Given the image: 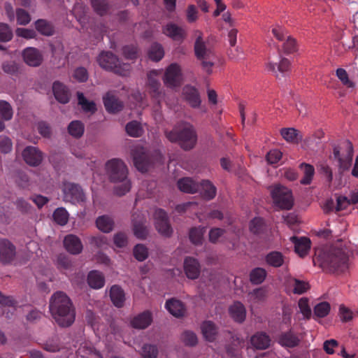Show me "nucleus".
<instances>
[{"instance_id":"37998d69","label":"nucleus","mask_w":358,"mask_h":358,"mask_svg":"<svg viewBox=\"0 0 358 358\" xmlns=\"http://www.w3.org/2000/svg\"><path fill=\"white\" fill-rule=\"evenodd\" d=\"M266 262L274 267H279L284 263V257L279 252H271L266 257Z\"/></svg>"},{"instance_id":"ddd939ff","label":"nucleus","mask_w":358,"mask_h":358,"mask_svg":"<svg viewBox=\"0 0 358 358\" xmlns=\"http://www.w3.org/2000/svg\"><path fill=\"white\" fill-rule=\"evenodd\" d=\"M181 69L176 63L169 65L165 72L164 82L168 87H176L180 84L181 80Z\"/></svg>"},{"instance_id":"20e7f679","label":"nucleus","mask_w":358,"mask_h":358,"mask_svg":"<svg viewBox=\"0 0 358 358\" xmlns=\"http://www.w3.org/2000/svg\"><path fill=\"white\" fill-rule=\"evenodd\" d=\"M165 135L169 141L178 142L185 150L194 148L197 141L196 130L188 122L178 124L171 131H166Z\"/></svg>"},{"instance_id":"4be33fe9","label":"nucleus","mask_w":358,"mask_h":358,"mask_svg":"<svg viewBox=\"0 0 358 358\" xmlns=\"http://www.w3.org/2000/svg\"><path fill=\"white\" fill-rule=\"evenodd\" d=\"M166 308L168 311L176 317H182L185 315L186 308L185 305L179 300L170 299L166 302Z\"/></svg>"},{"instance_id":"864d4df0","label":"nucleus","mask_w":358,"mask_h":358,"mask_svg":"<svg viewBox=\"0 0 358 358\" xmlns=\"http://www.w3.org/2000/svg\"><path fill=\"white\" fill-rule=\"evenodd\" d=\"M0 114L4 120H10L12 118L13 110L8 102L0 101Z\"/></svg>"},{"instance_id":"680f3d73","label":"nucleus","mask_w":358,"mask_h":358,"mask_svg":"<svg viewBox=\"0 0 358 358\" xmlns=\"http://www.w3.org/2000/svg\"><path fill=\"white\" fill-rule=\"evenodd\" d=\"M187 21L189 23L195 22L199 18V12L194 5H189L186 10Z\"/></svg>"},{"instance_id":"412c9836","label":"nucleus","mask_w":358,"mask_h":358,"mask_svg":"<svg viewBox=\"0 0 358 358\" xmlns=\"http://www.w3.org/2000/svg\"><path fill=\"white\" fill-rule=\"evenodd\" d=\"M52 90L55 99L62 103H66L69 101L70 93L67 87L59 81L53 83Z\"/></svg>"},{"instance_id":"052dcab7","label":"nucleus","mask_w":358,"mask_h":358,"mask_svg":"<svg viewBox=\"0 0 358 358\" xmlns=\"http://www.w3.org/2000/svg\"><path fill=\"white\" fill-rule=\"evenodd\" d=\"M16 17L17 23L22 25H26L31 21L29 13L22 8L16 10Z\"/></svg>"},{"instance_id":"dca6fc26","label":"nucleus","mask_w":358,"mask_h":358,"mask_svg":"<svg viewBox=\"0 0 358 358\" xmlns=\"http://www.w3.org/2000/svg\"><path fill=\"white\" fill-rule=\"evenodd\" d=\"M103 101L106 110L110 113H117L123 108V103L113 92H108Z\"/></svg>"},{"instance_id":"ea45409f","label":"nucleus","mask_w":358,"mask_h":358,"mask_svg":"<svg viewBox=\"0 0 358 358\" xmlns=\"http://www.w3.org/2000/svg\"><path fill=\"white\" fill-rule=\"evenodd\" d=\"M164 55V50L162 45L153 43L148 51V56L150 59L155 62L160 61Z\"/></svg>"},{"instance_id":"2eb2a0df","label":"nucleus","mask_w":358,"mask_h":358,"mask_svg":"<svg viewBox=\"0 0 358 358\" xmlns=\"http://www.w3.org/2000/svg\"><path fill=\"white\" fill-rule=\"evenodd\" d=\"M24 62L30 66H38L43 62L41 52L35 48H27L22 53Z\"/></svg>"},{"instance_id":"423d86ee","label":"nucleus","mask_w":358,"mask_h":358,"mask_svg":"<svg viewBox=\"0 0 358 358\" xmlns=\"http://www.w3.org/2000/svg\"><path fill=\"white\" fill-rule=\"evenodd\" d=\"M99 66L106 70L113 71L115 73L122 76L129 74L130 66L129 64H120L119 59L110 52H102L97 58Z\"/></svg>"},{"instance_id":"a18cd8bd","label":"nucleus","mask_w":358,"mask_h":358,"mask_svg":"<svg viewBox=\"0 0 358 358\" xmlns=\"http://www.w3.org/2000/svg\"><path fill=\"white\" fill-rule=\"evenodd\" d=\"M54 220L59 225H65L69 220V213L64 208H58L53 213Z\"/></svg>"},{"instance_id":"b1692460","label":"nucleus","mask_w":358,"mask_h":358,"mask_svg":"<svg viewBox=\"0 0 358 358\" xmlns=\"http://www.w3.org/2000/svg\"><path fill=\"white\" fill-rule=\"evenodd\" d=\"M287 288L296 294H302L309 289L308 282L294 278H289L287 280Z\"/></svg>"},{"instance_id":"69168bd1","label":"nucleus","mask_w":358,"mask_h":358,"mask_svg":"<svg viewBox=\"0 0 358 358\" xmlns=\"http://www.w3.org/2000/svg\"><path fill=\"white\" fill-rule=\"evenodd\" d=\"M225 230L221 228H213L209 231V241L211 243L217 242L223 236Z\"/></svg>"},{"instance_id":"72a5a7b5","label":"nucleus","mask_w":358,"mask_h":358,"mask_svg":"<svg viewBox=\"0 0 358 358\" xmlns=\"http://www.w3.org/2000/svg\"><path fill=\"white\" fill-rule=\"evenodd\" d=\"M268 295V291L265 287H259L253 289L248 293V301L255 304L264 301Z\"/></svg>"},{"instance_id":"8fccbe9b","label":"nucleus","mask_w":358,"mask_h":358,"mask_svg":"<svg viewBox=\"0 0 358 358\" xmlns=\"http://www.w3.org/2000/svg\"><path fill=\"white\" fill-rule=\"evenodd\" d=\"M134 257L139 262L145 260L148 257V250L143 244H137L133 250Z\"/></svg>"},{"instance_id":"473e14b6","label":"nucleus","mask_w":358,"mask_h":358,"mask_svg":"<svg viewBox=\"0 0 358 358\" xmlns=\"http://www.w3.org/2000/svg\"><path fill=\"white\" fill-rule=\"evenodd\" d=\"M96 224L100 231L104 233H109L113 229L114 221L108 215H102L97 217Z\"/></svg>"},{"instance_id":"1a4fd4ad","label":"nucleus","mask_w":358,"mask_h":358,"mask_svg":"<svg viewBox=\"0 0 358 358\" xmlns=\"http://www.w3.org/2000/svg\"><path fill=\"white\" fill-rule=\"evenodd\" d=\"M155 225L157 231L164 237H170L173 229L169 223L166 213L162 209H157L154 213Z\"/></svg>"},{"instance_id":"c9c22d12","label":"nucleus","mask_w":358,"mask_h":358,"mask_svg":"<svg viewBox=\"0 0 358 358\" xmlns=\"http://www.w3.org/2000/svg\"><path fill=\"white\" fill-rule=\"evenodd\" d=\"M280 134L282 138L289 143H297L301 139L298 130L294 128H283L280 130Z\"/></svg>"},{"instance_id":"0eeeda50","label":"nucleus","mask_w":358,"mask_h":358,"mask_svg":"<svg viewBox=\"0 0 358 358\" xmlns=\"http://www.w3.org/2000/svg\"><path fill=\"white\" fill-rule=\"evenodd\" d=\"M269 188L275 206L282 210H289L292 208L294 198L289 189L280 184H275Z\"/></svg>"},{"instance_id":"c756f323","label":"nucleus","mask_w":358,"mask_h":358,"mask_svg":"<svg viewBox=\"0 0 358 358\" xmlns=\"http://www.w3.org/2000/svg\"><path fill=\"white\" fill-rule=\"evenodd\" d=\"M299 342L300 340L298 336L291 331L282 334L279 338V343L288 348L296 347Z\"/></svg>"},{"instance_id":"f704fd0d","label":"nucleus","mask_w":358,"mask_h":358,"mask_svg":"<svg viewBox=\"0 0 358 358\" xmlns=\"http://www.w3.org/2000/svg\"><path fill=\"white\" fill-rule=\"evenodd\" d=\"M201 331L204 338L208 341H214L217 333L215 325L210 321H206L202 324Z\"/></svg>"},{"instance_id":"49530a36","label":"nucleus","mask_w":358,"mask_h":358,"mask_svg":"<svg viewBox=\"0 0 358 358\" xmlns=\"http://www.w3.org/2000/svg\"><path fill=\"white\" fill-rule=\"evenodd\" d=\"M158 349L156 345L145 344L141 349V358H157Z\"/></svg>"},{"instance_id":"338daca9","label":"nucleus","mask_w":358,"mask_h":358,"mask_svg":"<svg viewBox=\"0 0 358 358\" xmlns=\"http://www.w3.org/2000/svg\"><path fill=\"white\" fill-rule=\"evenodd\" d=\"M12 142L11 140L6 136H0V151L3 153H8L12 150Z\"/></svg>"},{"instance_id":"cd10ccee","label":"nucleus","mask_w":358,"mask_h":358,"mask_svg":"<svg viewBox=\"0 0 358 358\" xmlns=\"http://www.w3.org/2000/svg\"><path fill=\"white\" fill-rule=\"evenodd\" d=\"M110 297L113 303L116 307L121 308L124 306L125 301L124 292L119 286H112L110 290Z\"/></svg>"},{"instance_id":"bb28decb","label":"nucleus","mask_w":358,"mask_h":358,"mask_svg":"<svg viewBox=\"0 0 358 358\" xmlns=\"http://www.w3.org/2000/svg\"><path fill=\"white\" fill-rule=\"evenodd\" d=\"M164 34L175 41L182 40L185 36V31L173 23L168 24L163 29Z\"/></svg>"},{"instance_id":"a19ab883","label":"nucleus","mask_w":358,"mask_h":358,"mask_svg":"<svg viewBox=\"0 0 358 358\" xmlns=\"http://www.w3.org/2000/svg\"><path fill=\"white\" fill-rule=\"evenodd\" d=\"M78 104L85 112L94 113L96 110V104L94 101H88L82 92L77 93Z\"/></svg>"},{"instance_id":"e2e57ef3","label":"nucleus","mask_w":358,"mask_h":358,"mask_svg":"<svg viewBox=\"0 0 358 358\" xmlns=\"http://www.w3.org/2000/svg\"><path fill=\"white\" fill-rule=\"evenodd\" d=\"M114 244L117 248H124L128 243L127 236L125 233L118 232L114 235L113 237Z\"/></svg>"},{"instance_id":"c03bdc74","label":"nucleus","mask_w":358,"mask_h":358,"mask_svg":"<svg viewBox=\"0 0 358 358\" xmlns=\"http://www.w3.org/2000/svg\"><path fill=\"white\" fill-rule=\"evenodd\" d=\"M266 276V271L262 268H256L253 269L250 274L251 282L255 285H259L263 282Z\"/></svg>"},{"instance_id":"f3484780","label":"nucleus","mask_w":358,"mask_h":358,"mask_svg":"<svg viewBox=\"0 0 358 358\" xmlns=\"http://www.w3.org/2000/svg\"><path fill=\"white\" fill-rule=\"evenodd\" d=\"M65 249L72 255L81 253L83 249L80 239L74 234H69L64 239Z\"/></svg>"},{"instance_id":"5fc2aeb1","label":"nucleus","mask_w":358,"mask_h":358,"mask_svg":"<svg viewBox=\"0 0 358 358\" xmlns=\"http://www.w3.org/2000/svg\"><path fill=\"white\" fill-rule=\"evenodd\" d=\"M181 340L185 345L189 346H194L198 342L196 335L189 331H186L181 335Z\"/></svg>"},{"instance_id":"bf43d9fd","label":"nucleus","mask_w":358,"mask_h":358,"mask_svg":"<svg viewBox=\"0 0 358 358\" xmlns=\"http://www.w3.org/2000/svg\"><path fill=\"white\" fill-rule=\"evenodd\" d=\"M13 33L8 25L0 23V41L7 42L11 40Z\"/></svg>"},{"instance_id":"a878e982","label":"nucleus","mask_w":358,"mask_h":358,"mask_svg":"<svg viewBox=\"0 0 358 358\" xmlns=\"http://www.w3.org/2000/svg\"><path fill=\"white\" fill-rule=\"evenodd\" d=\"M152 320L151 313L145 311L136 316L131 321V325L134 328L143 329L151 324Z\"/></svg>"},{"instance_id":"4468645a","label":"nucleus","mask_w":358,"mask_h":358,"mask_svg":"<svg viewBox=\"0 0 358 358\" xmlns=\"http://www.w3.org/2000/svg\"><path fill=\"white\" fill-rule=\"evenodd\" d=\"M22 157L27 164L32 166H38L43 160L42 152L36 148L28 146L22 152Z\"/></svg>"},{"instance_id":"aec40b11","label":"nucleus","mask_w":358,"mask_h":358,"mask_svg":"<svg viewBox=\"0 0 358 358\" xmlns=\"http://www.w3.org/2000/svg\"><path fill=\"white\" fill-rule=\"evenodd\" d=\"M290 240L294 245L295 252L301 257L306 256L310 248V241L306 237L292 236Z\"/></svg>"},{"instance_id":"79ce46f5","label":"nucleus","mask_w":358,"mask_h":358,"mask_svg":"<svg viewBox=\"0 0 358 358\" xmlns=\"http://www.w3.org/2000/svg\"><path fill=\"white\" fill-rule=\"evenodd\" d=\"M68 131L69 134L74 138H80L84 134V124L79 120L72 121L68 127Z\"/></svg>"},{"instance_id":"6e6d98bb","label":"nucleus","mask_w":358,"mask_h":358,"mask_svg":"<svg viewBox=\"0 0 358 358\" xmlns=\"http://www.w3.org/2000/svg\"><path fill=\"white\" fill-rule=\"evenodd\" d=\"M336 76L341 83L348 87L353 88L355 84L349 79L348 74L344 69L339 68L336 70Z\"/></svg>"},{"instance_id":"e433bc0d","label":"nucleus","mask_w":358,"mask_h":358,"mask_svg":"<svg viewBox=\"0 0 358 358\" xmlns=\"http://www.w3.org/2000/svg\"><path fill=\"white\" fill-rule=\"evenodd\" d=\"M300 168L303 170V176L301 179L300 182L302 185H309L311 183L313 176L315 174V169L314 167L306 163H302L300 165Z\"/></svg>"},{"instance_id":"9b49d317","label":"nucleus","mask_w":358,"mask_h":358,"mask_svg":"<svg viewBox=\"0 0 358 358\" xmlns=\"http://www.w3.org/2000/svg\"><path fill=\"white\" fill-rule=\"evenodd\" d=\"M134 235L140 239H145L148 235V229L145 223V215L141 212H135L131 218Z\"/></svg>"},{"instance_id":"13d9d810","label":"nucleus","mask_w":358,"mask_h":358,"mask_svg":"<svg viewBox=\"0 0 358 358\" xmlns=\"http://www.w3.org/2000/svg\"><path fill=\"white\" fill-rule=\"evenodd\" d=\"M122 54L127 59H135L138 56L137 47L131 45H126L122 48Z\"/></svg>"},{"instance_id":"4c0bfd02","label":"nucleus","mask_w":358,"mask_h":358,"mask_svg":"<svg viewBox=\"0 0 358 358\" xmlns=\"http://www.w3.org/2000/svg\"><path fill=\"white\" fill-rule=\"evenodd\" d=\"M36 30L44 36H52L54 33L52 25L45 20H38L35 22Z\"/></svg>"},{"instance_id":"f03ea898","label":"nucleus","mask_w":358,"mask_h":358,"mask_svg":"<svg viewBox=\"0 0 358 358\" xmlns=\"http://www.w3.org/2000/svg\"><path fill=\"white\" fill-rule=\"evenodd\" d=\"M105 170L108 180L118 184L114 188L116 195L123 196L129 192L131 185L128 178L129 170L122 159L114 158L108 160L105 164Z\"/></svg>"},{"instance_id":"6e6552de","label":"nucleus","mask_w":358,"mask_h":358,"mask_svg":"<svg viewBox=\"0 0 358 358\" xmlns=\"http://www.w3.org/2000/svg\"><path fill=\"white\" fill-rule=\"evenodd\" d=\"M131 155L135 167L142 173L146 172L153 163V159L146 149L140 145L131 148Z\"/></svg>"},{"instance_id":"6ab92c4d","label":"nucleus","mask_w":358,"mask_h":358,"mask_svg":"<svg viewBox=\"0 0 358 358\" xmlns=\"http://www.w3.org/2000/svg\"><path fill=\"white\" fill-rule=\"evenodd\" d=\"M184 269L188 278L196 279L200 273L199 262L193 257H187L184 262Z\"/></svg>"},{"instance_id":"f8f14e48","label":"nucleus","mask_w":358,"mask_h":358,"mask_svg":"<svg viewBox=\"0 0 358 358\" xmlns=\"http://www.w3.org/2000/svg\"><path fill=\"white\" fill-rule=\"evenodd\" d=\"M16 255L15 246L7 239L0 240V262L3 264L11 263Z\"/></svg>"},{"instance_id":"2f4dec72","label":"nucleus","mask_w":358,"mask_h":358,"mask_svg":"<svg viewBox=\"0 0 358 358\" xmlns=\"http://www.w3.org/2000/svg\"><path fill=\"white\" fill-rule=\"evenodd\" d=\"M89 285L94 289H100L103 287L105 279L103 274L96 271L90 272L87 277Z\"/></svg>"},{"instance_id":"c85d7f7f","label":"nucleus","mask_w":358,"mask_h":358,"mask_svg":"<svg viewBox=\"0 0 358 358\" xmlns=\"http://www.w3.org/2000/svg\"><path fill=\"white\" fill-rule=\"evenodd\" d=\"M229 313L231 317L238 322L245 320L246 310L244 306L240 302H235L229 308Z\"/></svg>"},{"instance_id":"5701e85b","label":"nucleus","mask_w":358,"mask_h":358,"mask_svg":"<svg viewBox=\"0 0 358 358\" xmlns=\"http://www.w3.org/2000/svg\"><path fill=\"white\" fill-rule=\"evenodd\" d=\"M252 345L258 350H265L270 346L271 338L265 333L258 332L250 338Z\"/></svg>"},{"instance_id":"39448f33","label":"nucleus","mask_w":358,"mask_h":358,"mask_svg":"<svg viewBox=\"0 0 358 358\" xmlns=\"http://www.w3.org/2000/svg\"><path fill=\"white\" fill-rule=\"evenodd\" d=\"M201 35V31H195L196 36L194 43L195 55L196 58L201 61L203 69L208 73H210L215 60V55L209 45L203 41Z\"/></svg>"},{"instance_id":"f257e3e1","label":"nucleus","mask_w":358,"mask_h":358,"mask_svg":"<svg viewBox=\"0 0 358 358\" xmlns=\"http://www.w3.org/2000/svg\"><path fill=\"white\" fill-rule=\"evenodd\" d=\"M50 313L61 327H69L75 320V310L70 299L62 292L55 293L50 301Z\"/></svg>"},{"instance_id":"0e129e2a","label":"nucleus","mask_w":358,"mask_h":358,"mask_svg":"<svg viewBox=\"0 0 358 358\" xmlns=\"http://www.w3.org/2000/svg\"><path fill=\"white\" fill-rule=\"evenodd\" d=\"M285 39L286 41L283 44L284 51L287 54L296 51V43L294 38H292L290 36H288Z\"/></svg>"},{"instance_id":"de8ad7c7","label":"nucleus","mask_w":358,"mask_h":358,"mask_svg":"<svg viewBox=\"0 0 358 358\" xmlns=\"http://www.w3.org/2000/svg\"><path fill=\"white\" fill-rule=\"evenodd\" d=\"M157 75L158 73L157 71H151L148 74V84L152 92L159 94L160 83L159 80L156 78Z\"/></svg>"},{"instance_id":"a211bd4d","label":"nucleus","mask_w":358,"mask_h":358,"mask_svg":"<svg viewBox=\"0 0 358 358\" xmlns=\"http://www.w3.org/2000/svg\"><path fill=\"white\" fill-rule=\"evenodd\" d=\"M184 99L192 108H198L201 104V99L197 90L192 86L187 85L182 89Z\"/></svg>"},{"instance_id":"3c124183","label":"nucleus","mask_w":358,"mask_h":358,"mask_svg":"<svg viewBox=\"0 0 358 358\" xmlns=\"http://www.w3.org/2000/svg\"><path fill=\"white\" fill-rule=\"evenodd\" d=\"M204 228L194 227L189 231V239L194 244H200L203 239Z\"/></svg>"},{"instance_id":"4d7b16f0","label":"nucleus","mask_w":358,"mask_h":358,"mask_svg":"<svg viewBox=\"0 0 358 358\" xmlns=\"http://www.w3.org/2000/svg\"><path fill=\"white\" fill-rule=\"evenodd\" d=\"M298 306L300 309V312L303 315L305 319H309L311 316V310L308 304V300L307 298H301L298 302Z\"/></svg>"},{"instance_id":"7ed1b4c3","label":"nucleus","mask_w":358,"mask_h":358,"mask_svg":"<svg viewBox=\"0 0 358 358\" xmlns=\"http://www.w3.org/2000/svg\"><path fill=\"white\" fill-rule=\"evenodd\" d=\"M316 255L320 266L329 272H343L348 268V256L341 248H325L317 252Z\"/></svg>"},{"instance_id":"774afa93","label":"nucleus","mask_w":358,"mask_h":358,"mask_svg":"<svg viewBox=\"0 0 358 358\" xmlns=\"http://www.w3.org/2000/svg\"><path fill=\"white\" fill-rule=\"evenodd\" d=\"M73 76L78 82H85L88 78L87 71L84 67H78L75 69Z\"/></svg>"},{"instance_id":"7c9ffc66","label":"nucleus","mask_w":358,"mask_h":358,"mask_svg":"<svg viewBox=\"0 0 358 358\" xmlns=\"http://www.w3.org/2000/svg\"><path fill=\"white\" fill-rule=\"evenodd\" d=\"M199 191L202 196L207 200L213 199L216 195L215 187L208 180H203L199 183Z\"/></svg>"},{"instance_id":"393cba45","label":"nucleus","mask_w":358,"mask_h":358,"mask_svg":"<svg viewBox=\"0 0 358 358\" xmlns=\"http://www.w3.org/2000/svg\"><path fill=\"white\" fill-rule=\"evenodd\" d=\"M179 189L188 194H194L199 191V183L190 178H183L178 181Z\"/></svg>"},{"instance_id":"9d476101","label":"nucleus","mask_w":358,"mask_h":358,"mask_svg":"<svg viewBox=\"0 0 358 358\" xmlns=\"http://www.w3.org/2000/svg\"><path fill=\"white\" fill-rule=\"evenodd\" d=\"M64 199L66 201L72 203L84 202L86 200L85 194L81 187L74 183H66L64 185Z\"/></svg>"},{"instance_id":"58836bf2","label":"nucleus","mask_w":358,"mask_h":358,"mask_svg":"<svg viewBox=\"0 0 358 358\" xmlns=\"http://www.w3.org/2000/svg\"><path fill=\"white\" fill-rule=\"evenodd\" d=\"M125 129L127 134L134 138L141 136L143 133L141 124L136 120L128 122Z\"/></svg>"},{"instance_id":"603ef678","label":"nucleus","mask_w":358,"mask_h":358,"mask_svg":"<svg viewBox=\"0 0 358 358\" xmlns=\"http://www.w3.org/2000/svg\"><path fill=\"white\" fill-rule=\"evenodd\" d=\"M91 2L95 12L99 15H103L107 13L108 6L105 0H91Z\"/></svg>"},{"instance_id":"09e8293b","label":"nucleus","mask_w":358,"mask_h":358,"mask_svg":"<svg viewBox=\"0 0 358 358\" xmlns=\"http://www.w3.org/2000/svg\"><path fill=\"white\" fill-rule=\"evenodd\" d=\"M330 305L327 302H321L314 308V317H324L330 311Z\"/></svg>"}]
</instances>
